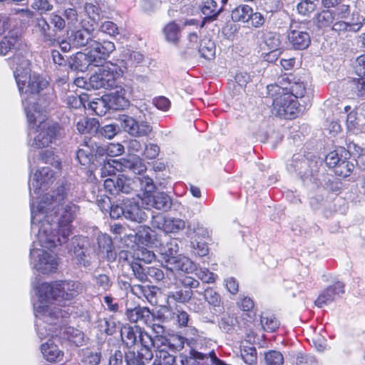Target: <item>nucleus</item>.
Segmentation results:
<instances>
[{"label": "nucleus", "mask_w": 365, "mask_h": 365, "mask_svg": "<svg viewBox=\"0 0 365 365\" xmlns=\"http://www.w3.org/2000/svg\"><path fill=\"white\" fill-rule=\"evenodd\" d=\"M84 11L89 19V21H86L87 24H91V26L93 27V25L100 19L101 9L96 4L86 3L84 5Z\"/></svg>", "instance_id": "obj_45"}, {"label": "nucleus", "mask_w": 365, "mask_h": 365, "mask_svg": "<svg viewBox=\"0 0 365 365\" xmlns=\"http://www.w3.org/2000/svg\"><path fill=\"white\" fill-rule=\"evenodd\" d=\"M344 293V284L341 282H337L325 289L318 296L314 304L318 307H323L341 297Z\"/></svg>", "instance_id": "obj_19"}, {"label": "nucleus", "mask_w": 365, "mask_h": 365, "mask_svg": "<svg viewBox=\"0 0 365 365\" xmlns=\"http://www.w3.org/2000/svg\"><path fill=\"white\" fill-rule=\"evenodd\" d=\"M112 89H113L114 91L108 95H105L109 108L113 110H121L128 107L129 101L125 96V90L118 84Z\"/></svg>", "instance_id": "obj_22"}, {"label": "nucleus", "mask_w": 365, "mask_h": 365, "mask_svg": "<svg viewBox=\"0 0 365 365\" xmlns=\"http://www.w3.org/2000/svg\"><path fill=\"white\" fill-rule=\"evenodd\" d=\"M262 39L264 45L271 53L279 51L281 46L280 35L276 32L264 31Z\"/></svg>", "instance_id": "obj_36"}, {"label": "nucleus", "mask_w": 365, "mask_h": 365, "mask_svg": "<svg viewBox=\"0 0 365 365\" xmlns=\"http://www.w3.org/2000/svg\"><path fill=\"white\" fill-rule=\"evenodd\" d=\"M125 314L130 322H143L145 324H150L153 317L148 308L140 306L131 309L128 308Z\"/></svg>", "instance_id": "obj_28"}, {"label": "nucleus", "mask_w": 365, "mask_h": 365, "mask_svg": "<svg viewBox=\"0 0 365 365\" xmlns=\"http://www.w3.org/2000/svg\"><path fill=\"white\" fill-rule=\"evenodd\" d=\"M101 360V353L90 349L83 351L81 362L82 365H98Z\"/></svg>", "instance_id": "obj_49"}, {"label": "nucleus", "mask_w": 365, "mask_h": 365, "mask_svg": "<svg viewBox=\"0 0 365 365\" xmlns=\"http://www.w3.org/2000/svg\"><path fill=\"white\" fill-rule=\"evenodd\" d=\"M341 151L344 153V156L341 159V163L334 168V173L339 176L346 177L351 173L353 165L347 160L350 155L349 153L346 149H341Z\"/></svg>", "instance_id": "obj_41"}, {"label": "nucleus", "mask_w": 365, "mask_h": 365, "mask_svg": "<svg viewBox=\"0 0 365 365\" xmlns=\"http://www.w3.org/2000/svg\"><path fill=\"white\" fill-rule=\"evenodd\" d=\"M143 205L147 209L150 207L156 210L168 211L171 208L172 199L170 197L163 192H157L155 194H145L141 197Z\"/></svg>", "instance_id": "obj_17"}, {"label": "nucleus", "mask_w": 365, "mask_h": 365, "mask_svg": "<svg viewBox=\"0 0 365 365\" xmlns=\"http://www.w3.org/2000/svg\"><path fill=\"white\" fill-rule=\"evenodd\" d=\"M241 356L245 363L254 365L257 362V350L255 346H244L241 349Z\"/></svg>", "instance_id": "obj_55"}, {"label": "nucleus", "mask_w": 365, "mask_h": 365, "mask_svg": "<svg viewBox=\"0 0 365 365\" xmlns=\"http://www.w3.org/2000/svg\"><path fill=\"white\" fill-rule=\"evenodd\" d=\"M117 187L118 195L120 193L130 194L136 190V184L134 179L128 178L123 175L118 177Z\"/></svg>", "instance_id": "obj_38"}, {"label": "nucleus", "mask_w": 365, "mask_h": 365, "mask_svg": "<svg viewBox=\"0 0 365 365\" xmlns=\"http://www.w3.org/2000/svg\"><path fill=\"white\" fill-rule=\"evenodd\" d=\"M163 34L167 41L177 43L180 36V28L175 22H170L163 28Z\"/></svg>", "instance_id": "obj_39"}, {"label": "nucleus", "mask_w": 365, "mask_h": 365, "mask_svg": "<svg viewBox=\"0 0 365 365\" xmlns=\"http://www.w3.org/2000/svg\"><path fill=\"white\" fill-rule=\"evenodd\" d=\"M296 365H318V361L311 354L299 353L296 358Z\"/></svg>", "instance_id": "obj_64"}, {"label": "nucleus", "mask_w": 365, "mask_h": 365, "mask_svg": "<svg viewBox=\"0 0 365 365\" xmlns=\"http://www.w3.org/2000/svg\"><path fill=\"white\" fill-rule=\"evenodd\" d=\"M291 82L292 81L289 77L286 75L279 76L276 83L270 84L267 86V94L270 97L284 94L287 91V89H285L284 87H289V83Z\"/></svg>", "instance_id": "obj_34"}, {"label": "nucleus", "mask_w": 365, "mask_h": 365, "mask_svg": "<svg viewBox=\"0 0 365 365\" xmlns=\"http://www.w3.org/2000/svg\"><path fill=\"white\" fill-rule=\"evenodd\" d=\"M38 301L34 304V311L38 319V331L44 334L43 330L46 328V322L54 319L61 323L63 317L71 314L69 308H66V302L82 292L83 286L78 281H58L52 283L42 282L34 287Z\"/></svg>", "instance_id": "obj_2"}, {"label": "nucleus", "mask_w": 365, "mask_h": 365, "mask_svg": "<svg viewBox=\"0 0 365 365\" xmlns=\"http://www.w3.org/2000/svg\"><path fill=\"white\" fill-rule=\"evenodd\" d=\"M21 42V36L17 31H9L0 41V55L5 56L12 50L19 49Z\"/></svg>", "instance_id": "obj_24"}, {"label": "nucleus", "mask_w": 365, "mask_h": 365, "mask_svg": "<svg viewBox=\"0 0 365 365\" xmlns=\"http://www.w3.org/2000/svg\"><path fill=\"white\" fill-rule=\"evenodd\" d=\"M175 359L174 356L164 349H159L156 352L153 365H174Z\"/></svg>", "instance_id": "obj_51"}, {"label": "nucleus", "mask_w": 365, "mask_h": 365, "mask_svg": "<svg viewBox=\"0 0 365 365\" xmlns=\"http://www.w3.org/2000/svg\"><path fill=\"white\" fill-rule=\"evenodd\" d=\"M341 149L344 148H340L337 150L331 151L327 155L325 158V162L329 168H336V166H337L341 163V159L344 158V153L341 151Z\"/></svg>", "instance_id": "obj_54"}, {"label": "nucleus", "mask_w": 365, "mask_h": 365, "mask_svg": "<svg viewBox=\"0 0 365 365\" xmlns=\"http://www.w3.org/2000/svg\"><path fill=\"white\" fill-rule=\"evenodd\" d=\"M108 365H125V352H123L119 349L111 352Z\"/></svg>", "instance_id": "obj_63"}, {"label": "nucleus", "mask_w": 365, "mask_h": 365, "mask_svg": "<svg viewBox=\"0 0 365 365\" xmlns=\"http://www.w3.org/2000/svg\"><path fill=\"white\" fill-rule=\"evenodd\" d=\"M36 241H34L30 250V264L41 274L55 272L58 265V259L55 255L48 252L45 249H51L54 247H47L39 243L38 237L36 234Z\"/></svg>", "instance_id": "obj_6"}, {"label": "nucleus", "mask_w": 365, "mask_h": 365, "mask_svg": "<svg viewBox=\"0 0 365 365\" xmlns=\"http://www.w3.org/2000/svg\"><path fill=\"white\" fill-rule=\"evenodd\" d=\"M51 338H46L45 339H47V341L41 345L40 349L43 358L48 361L53 362L61 359L63 354L54 344Z\"/></svg>", "instance_id": "obj_29"}, {"label": "nucleus", "mask_w": 365, "mask_h": 365, "mask_svg": "<svg viewBox=\"0 0 365 365\" xmlns=\"http://www.w3.org/2000/svg\"><path fill=\"white\" fill-rule=\"evenodd\" d=\"M252 14V8L246 4H241L232 9L231 17L235 22H248Z\"/></svg>", "instance_id": "obj_35"}, {"label": "nucleus", "mask_w": 365, "mask_h": 365, "mask_svg": "<svg viewBox=\"0 0 365 365\" xmlns=\"http://www.w3.org/2000/svg\"><path fill=\"white\" fill-rule=\"evenodd\" d=\"M56 179L54 172L49 167H43L37 170L29 182L31 205L36 206L44 194ZM46 193H45L46 195Z\"/></svg>", "instance_id": "obj_8"}, {"label": "nucleus", "mask_w": 365, "mask_h": 365, "mask_svg": "<svg viewBox=\"0 0 365 365\" xmlns=\"http://www.w3.org/2000/svg\"><path fill=\"white\" fill-rule=\"evenodd\" d=\"M349 6L339 5L334 9L322 10L314 17V22L318 28L323 29L332 26V30L336 22H341V19L348 18Z\"/></svg>", "instance_id": "obj_11"}, {"label": "nucleus", "mask_w": 365, "mask_h": 365, "mask_svg": "<svg viewBox=\"0 0 365 365\" xmlns=\"http://www.w3.org/2000/svg\"><path fill=\"white\" fill-rule=\"evenodd\" d=\"M115 48V45L111 41H103V42H99L95 40L90 48V52L96 58V66H100L103 64Z\"/></svg>", "instance_id": "obj_20"}, {"label": "nucleus", "mask_w": 365, "mask_h": 365, "mask_svg": "<svg viewBox=\"0 0 365 365\" xmlns=\"http://www.w3.org/2000/svg\"><path fill=\"white\" fill-rule=\"evenodd\" d=\"M101 66L98 71L91 76L88 81L85 82L88 89H112L118 84V80L122 76L120 70H118L111 61Z\"/></svg>", "instance_id": "obj_7"}, {"label": "nucleus", "mask_w": 365, "mask_h": 365, "mask_svg": "<svg viewBox=\"0 0 365 365\" xmlns=\"http://www.w3.org/2000/svg\"><path fill=\"white\" fill-rule=\"evenodd\" d=\"M344 110L346 113V123L348 130H351L355 129L359 125L357 112L349 106H345Z\"/></svg>", "instance_id": "obj_56"}, {"label": "nucleus", "mask_w": 365, "mask_h": 365, "mask_svg": "<svg viewBox=\"0 0 365 365\" xmlns=\"http://www.w3.org/2000/svg\"><path fill=\"white\" fill-rule=\"evenodd\" d=\"M217 0H205L202 6V12L205 16V19L209 20H214L217 18L219 14L224 9L225 5L218 6Z\"/></svg>", "instance_id": "obj_33"}, {"label": "nucleus", "mask_w": 365, "mask_h": 365, "mask_svg": "<svg viewBox=\"0 0 365 365\" xmlns=\"http://www.w3.org/2000/svg\"><path fill=\"white\" fill-rule=\"evenodd\" d=\"M166 267L168 269H175L185 273H192L196 270V264L188 257L181 255L168 259Z\"/></svg>", "instance_id": "obj_26"}, {"label": "nucleus", "mask_w": 365, "mask_h": 365, "mask_svg": "<svg viewBox=\"0 0 365 365\" xmlns=\"http://www.w3.org/2000/svg\"><path fill=\"white\" fill-rule=\"evenodd\" d=\"M73 255L77 260L78 264L84 267L91 264V255L89 249V240L86 237L76 236L72 238L71 241Z\"/></svg>", "instance_id": "obj_15"}, {"label": "nucleus", "mask_w": 365, "mask_h": 365, "mask_svg": "<svg viewBox=\"0 0 365 365\" xmlns=\"http://www.w3.org/2000/svg\"><path fill=\"white\" fill-rule=\"evenodd\" d=\"M93 281L98 289L103 292L109 290L113 284L109 276L105 274H93Z\"/></svg>", "instance_id": "obj_50"}, {"label": "nucleus", "mask_w": 365, "mask_h": 365, "mask_svg": "<svg viewBox=\"0 0 365 365\" xmlns=\"http://www.w3.org/2000/svg\"><path fill=\"white\" fill-rule=\"evenodd\" d=\"M30 63L29 60L20 55H16L11 61L10 66L14 70L19 91L21 95L22 103L24 98L26 99V103L29 105L31 111L34 109L41 108V103L40 99L43 101H48V93H53L51 89H48L46 97H39L36 103L38 93L46 88L47 81L39 74L31 73L29 68ZM54 96V94H53Z\"/></svg>", "instance_id": "obj_3"}, {"label": "nucleus", "mask_w": 365, "mask_h": 365, "mask_svg": "<svg viewBox=\"0 0 365 365\" xmlns=\"http://www.w3.org/2000/svg\"><path fill=\"white\" fill-rule=\"evenodd\" d=\"M309 22H292L287 34L289 43L294 50H304L311 43V37L308 31Z\"/></svg>", "instance_id": "obj_9"}, {"label": "nucleus", "mask_w": 365, "mask_h": 365, "mask_svg": "<svg viewBox=\"0 0 365 365\" xmlns=\"http://www.w3.org/2000/svg\"><path fill=\"white\" fill-rule=\"evenodd\" d=\"M189 232L187 233L190 236V232H193L198 238L206 239L210 237L209 230L199 222H193L188 226Z\"/></svg>", "instance_id": "obj_61"}, {"label": "nucleus", "mask_w": 365, "mask_h": 365, "mask_svg": "<svg viewBox=\"0 0 365 365\" xmlns=\"http://www.w3.org/2000/svg\"><path fill=\"white\" fill-rule=\"evenodd\" d=\"M39 159L45 163L52 165L58 170L61 169V162L58 158L55 156L51 150H47L41 152L39 155Z\"/></svg>", "instance_id": "obj_60"}, {"label": "nucleus", "mask_w": 365, "mask_h": 365, "mask_svg": "<svg viewBox=\"0 0 365 365\" xmlns=\"http://www.w3.org/2000/svg\"><path fill=\"white\" fill-rule=\"evenodd\" d=\"M73 184L63 182L56 190L44 195L36 206L31 204V230L38 237L39 243L47 247L66 243L71 233V223L79 212V207L66 200L76 193Z\"/></svg>", "instance_id": "obj_1"}, {"label": "nucleus", "mask_w": 365, "mask_h": 365, "mask_svg": "<svg viewBox=\"0 0 365 365\" xmlns=\"http://www.w3.org/2000/svg\"><path fill=\"white\" fill-rule=\"evenodd\" d=\"M153 357L152 349L141 348L135 352L133 350L125 351V365H145L146 361Z\"/></svg>", "instance_id": "obj_25"}, {"label": "nucleus", "mask_w": 365, "mask_h": 365, "mask_svg": "<svg viewBox=\"0 0 365 365\" xmlns=\"http://www.w3.org/2000/svg\"><path fill=\"white\" fill-rule=\"evenodd\" d=\"M81 25L82 29L72 34L70 41L76 47L88 46L90 48L95 41L92 34L93 27L91 24L88 25L86 19L81 20Z\"/></svg>", "instance_id": "obj_18"}, {"label": "nucleus", "mask_w": 365, "mask_h": 365, "mask_svg": "<svg viewBox=\"0 0 365 365\" xmlns=\"http://www.w3.org/2000/svg\"><path fill=\"white\" fill-rule=\"evenodd\" d=\"M119 125L115 124H108L103 127H100L96 133L105 137L108 139L113 138L119 132Z\"/></svg>", "instance_id": "obj_62"}, {"label": "nucleus", "mask_w": 365, "mask_h": 365, "mask_svg": "<svg viewBox=\"0 0 365 365\" xmlns=\"http://www.w3.org/2000/svg\"><path fill=\"white\" fill-rule=\"evenodd\" d=\"M272 110L274 115L284 118H294L298 110V103L288 93L279 94L272 97Z\"/></svg>", "instance_id": "obj_13"}, {"label": "nucleus", "mask_w": 365, "mask_h": 365, "mask_svg": "<svg viewBox=\"0 0 365 365\" xmlns=\"http://www.w3.org/2000/svg\"><path fill=\"white\" fill-rule=\"evenodd\" d=\"M117 120L125 132L135 138L148 136L152 131V127L148 122H138L127 115H119Z\"/></svg>", "instance_id": "obj_14"}, {"label": "nucleus", "mask_w": 365, "mask_h": 365, "mask_svg": "<svg viewBox=\"0 0 365 365\" xmlns=\"http://www.w3.org/2000/svg\"><path fill=\"white\" fill-rule=\"evenodd\" d=\"M96 58L91 53L90 51L87 53L78 52L73 58L71 66L76 70L84 72L90 66H96Z\"/></svg>", "instance_id": "obj_30"}, {"label": "nucleus", "mask_w": 365, "mask_h": 365, "mask_svg": "<svg viewBox=\"0 0 365 365\" xmlns=\"http://www.w3.org/2000/svg\"><path fill=\"white\" fill-rule=\"evenodd\" d=\"M88 108L96 115L102 116L110 109L105 95L100 98H96L88 103Z\"/></svg>", "instance_id": "obj_46"}, {"label": "nucleus", "mask_w": 365, "mask_h": 365, "mask_svg": "<svg viewBox=\"0 0 365 365\" xmlns=\"http://www.w3.org/2000/svg\"><path fill=\"white\" fill-rule=\"evenodd\" d=\"M54 317V314H53ZM67 317H63L62 322L58 323L56 319H52L46 322V328L43 330V334H40L38 326V319L36 318V330L38 338L41 340L47 337H59L61 339L67 340L77 346H82L85 342V335L83 331L73 327H66ZM54 318V317H53Z\"/></svg>", "instance_id": "obj_5"}, {"label": "nucleus", "mask_w": 365, "mask_h": 365, "mask_svg": "<svg viewBox=\"0 0 365 365\" xmlns=\"http://www.w3.org/2000/svg\"><path fill=\"white\" fill-rule=\"evenodd\" d=\"M260 322L263 329L268 331H274L279 327V322L273 315L263 314Z\"/></svg>", "instance_id": "obj_57"}, {"label": "nucleus", "mask_w": 365, "mask_h": 365, "mask_svg": "<svg viewBox=\"0 0 365 365\" xmlns=\"http://www.w3.org/2000/svg\"><path fill=\"white\" fill-rule=\"evenodd\" d=\"M185 227V222L180 218L168 217L164 224V232L167 233H177Z\"/></svg>", "instance_id": "obj_43"}, {"label": "nucleus", "mask_w": 365, "mask_h": 365, "mask_svg": "<svg viewBox=\"0 0 365 365\" xmlns=\"http://www.w3.org/2000/svg\"><path fill=\"white\" fill-rule=\"evenodd\" d=\"M76 128L81 133H96L99 128V122L93 118H83L77 122Z\"/></svg>", "instance_id": "obj_37"}, {"label": "nucleus", "mask_w": 365, "mask_h": 365, "mask_svg": "<svg viewBox=\"0 0 365 365\" xmlns=\"http://www.w3.org/2000/svg\"><path fill=\"white\" fill-rule=\"evenodd\" d=\"M178 251V240L177 239H170L162 248V255L165 262L168 263V259L177 257Z\"/></svg>", "instance_id": "obj_42"}, {"label": "nucleus", "mask_w": 365, "mask_h": 365, "mask_svg": "<svg viewBox=\"0 0 365 365\" xmlns=\"http://www.w3.org/2000/svg\"><path fill=\"white\" fill-rule=\"evenodd\" d=\"M287 89L286 93L292 96V98H302L304 97L306 89L303 83L302 82H291L289 87H284Z\"/></svg>", "instance_id": "obj_53"}, {"label": "nucleus", "mask_w": 365, "mask_h": 365, "mask_svg": "<svg viewBox=\"0 0 365 365\" xmlns=\"http://www.w3.org/2000/svg\"><path fill=\"white\" fill-rule=\"evenodd\" d=\"M34 31L46 42L53 43L56 39V30L43 17H37L34 21Z\"/></svg>", "instance_id": "obj_23"}, {"label": "nucleus", "mask_w": 365, "mask_h": 365, "mask_svg": "<svg viewBox=\"0 0 365 365\" xmlns=\"http://www.w3.org/2000/svg\"><path fill=\"white\" fill-rule=\"evenodd\" d=\"M364 23L365 24V18L362 16L357 13H353L350 16L349 13L347 19H341V22H336L334 31L336 32H356L359 31Z\"/></svg>", "instance_id": "obj_21"}, {"label": "nucleus", "mask_w": 365, "mask_h": 365, "mask_svg": "<svg viewBox=\"0 0 365 365\" xmlns=\"http://www.w3.org/2000/svg\"><path fill=\"white\" fill-rule=\"evenodd\" d=\"M124 151V147L119 143H110L105 147H96V153L103 155L106 153L108 156L114 157L121 155Z\"/></svg>", "instance_id": "obj_47"}, {"label": "nucleus", "mask_w": 365, "mask_h": 365, "mask_svg": "<svg viewBox=\"0 0 365 365\" xmlns=\"http://www.w3.org/2000/svg\"><path fill=\"white\" fill-rule=\"evenodd\" d=\"M135 184L139 185L140 189L144 191L143 195L150 194L155 189L153 180L148 175H143L142 176H136L135 178Z\"/></svg>", "instance_id": "obj_48"}, {"label": "nucleus", "mask_w": 365, "mask_h": 365, "mask_svg": "<svg viewBox=\"0 0 365 365\" xmlns=\"http://www.w3.org/2000/svg\"><path fill=\"white\" fill-rule=\"evenodd\" d=\"M52 93H48V101H43L41 108L31 111L26 99L24 98V108L29 123V136L33 139L31 146L37 148L48 147L56 136L57 126L46 118V113L54 100Z\"/></svg>", "instance_id": "obj_4"}, {"label": "nucleus", "mask_w": 365, "mask_h": 365, "mask_svg": "<svg viewBox=\"0 0 365 365\" xmlns=\"http://www.w3.org/2000/svg\"><path fill=\"white\" fill-rule=\"evenodd\" d=\"M96 147L98 146L91 140L86 142L82 148L76 151V158L78 163L83 166L89 165L93 158L94 152L96 153Z\"/></svg>", "instance_id": "obj_31"}, {"label": "nucleus", "mask_w": 365, "mask_h": 365, "mask_svg": "<svg viewBox=\"0 0 365 365\" xmlns=\"http://www.w3.org/2000/svg\"><path fill=\"white\" fill-rule=\"evenodd\" d=\"M264 359L267 365H282L284 363L283 355L281 352L275 350L265 353Z\"/></svg>", "instance_id": "obj_58"}, {"label": "nucleus", "mask_w": 365, "mask_h": 365, "mask_svg": "<svg viewBox=\"0 0 365 365\" xmlns=\"http://www.w3.org/2000/svg\"><path fill=\"white\" fill-rule=\"evenodd\" d=\"M130 267L136 279L140 282H146L148 280L147 275L148 266L143 265L138 262H132Z\"/></svg>", "instance_id": "obj_59"}, {"label": "nucleus", "mask_w": 365, "mask_h": 365, "mask_svg": "<svg viewBox=\"0 0 365 365\" xmlns=\"http://www.w3.org/2000/svg\"><path fill=\"white\" fill-rule=\"evenodd\" d=\"M319 163L317 160H309L302 153H295L287 163V170L291 173H297L302 178L313 177L319 171Z\"/></svg>", "instance_id": "obj_10"}, {"label": "nucleus", "mask_w": 365, "mask_h": 365, "mask_svg": "<svg viewBox=\"0 0 365 365\" xmlns=\"http://www.w3.org/2000/svg\"><path fill=\"white\" fill-rule=\"evenodd\" d=\"M131 292L140 299H145L150 304L155 302V292L154 287L141 284H133Z\"/></svg>", "instance_id": "obj_32"}, {"label": "nucleus", "mask_w": 365, "mask_h": 365, "mask_svg": "<svg viewBox=\"0 0 365 365\" xmlns=\"http://www.w3.org/2000/svg\"><path fill=\"white\" fill-rule=\"evenodd\" d=\"M120 336L123 342L128 347L133 346L138 341L140 343L141 348L153 349L154 347V341L151 336L138 326H123L120 330Z\"/></svg>", "instance_id": "obj_12"}, {"label": "nucleus", "mask_w": 365, "mask_h": 365, "mask_svg": "<svg viewBox=\"0 0 365 365\" xmlns=\"http://www.w3.org/2000/svg\"><path fill=\"white\" fill-rule=\"evenodd\" d=\"M192 296V291L188 290H177L170 291L167 294V302L170 304L171 302H176L179 303H186Z\"/></svg>", "instance_id": "obj_40"}, {"label": "nucleus", "mask_w": 365, "mask_h": 365, "mask_svg": "<svg viewBox=\"0 0 365 365\" xmlns=\"http://www.w3.org/2000/svg\"><path fill=\"white\" fill-rule=\"evenodd\" d=\"M143 60V55L135 51L128 48H123L117 58L113 59L111 62L115 66L118 70H120L123 75L128 68L140 63Z\"/></svg>", "instance_id": "obj_16"}, {"label": "nucleus", "mask_w": 365, "mask_h": 365, "mask_svg": "<svg viewBox=\"0 0 365 365\" xmlns=\"http://www.w3.org/2000/svg\"><path fill=\"white\" fill-rule=\"evenodd\" d=\"M318 4L319 0H301L297 6V9L299 14L309 16L316 9Z\"/></svg>", "instance_id": "obj_52"}, {"label": "nucleus", "mask_w": 365, "mask_h": 365, "mask_svg": "<svg viewBox=\"0 0 365 365\" xmlns=\"http://www.w3.org/2000/svg\"><path fill=\"white\" fill-rule=\"evenodd\" d=\"M198 53L201 57L207 60L213 58L215 54V45L214 42L207 39L201 41Z\"/></svg>", "instance_id": "obj_44"}, {"label": "nucleus", "mask_w": 365, "mask_h": 365, "mask_svg": "<svg viewBox=\"0 0 365 365\" xmlns=\"http://www.w3.org/2000/svg\"><path fill=\"white\" fill-rule=\"evenodd\" d=\"M125 218L133 222L141 223L145 222L148 213L137 202L130 199L125 200Z\"/></svg>", "instance_id": "obj_27"}]
</instances>
